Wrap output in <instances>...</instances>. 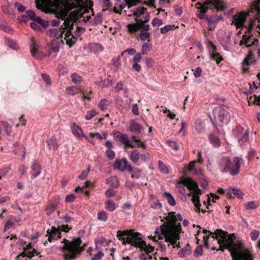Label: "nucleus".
I'll list each match as a JSON object with an SVG mask.
<instances>
[{
  "mask_svg": "<svg viewBox=\"0 0 260 260\" xmlns=\"http://www.w3.org/2000/svg\"><path fill=\"white\" fill-rule=\"evenodd\" d=\"M203 233L212 234L206 229H204ZM212 237L218 239L219 250L224 251L225 249H228L230 251L233 260H253L252 255L248 251L241 249L242 245L236 240L234 234H228L227 232L217 229L213 233Z\"/></svg>",
  "mask_w": 260,
  "mask_h": 260,
  "instance_id": "nucleus-1",
  "label": "nucleus"
},
{
  "mask_svg": "<svg viewBox=\"0 0 260 260\" xmlns=\"http://www.w3.org/2000/svg\"><path fill=\"white\" fill-rule=\"evenodd\" d=\"M117 237L119 240L122 241L124 245L131 244L135 247L140 248L141 250H144L147 253L154 251L153 247L146 245L143 235L133 230H119L117 232Z\"/></svg>",
  "mask_w": 260,
  "mask_h": 260,
  "instance_id": "nucleus-2",
  "label": "nucleus"
},
{
  "mask_svg": "<svg viewBox=\"0 0 260 260\" xmlns=\"http://www.w3.org/2000/svg\"><path fill=\"white\" fill-rule=\"evenodd\" d=\"M181 225L179 223L176 225L175 223H164L160 227L155 229V233L158 235V239H165V242L175 246L177 241L180 239V233L181 230Z\"/></svg>",
  "mask_w": 260,
  "mask_h": 260,
  "instance_id": "nucleus-3",
  "label": "nucleus"
},
{
  "mask_svg": "<svg viewBox=\"0 0 260 260\" xmlns=\"http://www.w3.org/2000/svg\"><path fill=\"white\" fill-rule=\"evenodd\" d=\"M242 158L235 156L233 161L228 156L219 158L217 160L218 169L223 173H229L232 176L238 175L240 172V168L242 163Z\"/></svg>",
  "mask_w": 260,
  "mask_h": 260,
  "instance_id": "nucleus-4",
  "label": "nucleus"
},
{
  "mask_svg": "<svg viewBox=\"0 0 260 260\" xmlns=\"http://www.w3.org/2000/svg\"><path fill=\"white\" fill-rule=\"evenodd\" d=\"M62 242L64 243V245L59 247V249L64 253V256L67 260L74 259L77 255L80 254L84 250V247L81 246V240L80 238H77L71 242L64 239Z\"/></svg>",
  "mask_w": 260,
  "mask_h": 260,
  "instance_id": "nucleus-5",
  "label": "nucleus"
},
{
  "mask_svg": "<svg viewBox=\"0 0 260 260\" xmlns=\"http://www.w3.org/2000/svg\"><path fill=\"white\" fill-rule=\"evenodd\" d=\"M191 191L188 194V196H191V201L194 205V206L200 210L201 204H200V194L203 192L198 187V184L190 178H183L179 182Z\"/></svg>",
  "mask_w": 260,
  "mask_h": 260,
  "instance_id": "nucleus-6",
  "label": "nucleus"
},
{
  "mask_svg": "<svg viewBox=\"0 0 260 260\" xmlns=\"http://www.w3.org/2000/svg\"><path fill=\"white\" fill-rule=\"evenodd\" d=\"M66 29V28L63 27L58 29H50L48 33L52 37L56 39L63 38L66 41V44L71 48L74 45L76 39L69 30H67L65 32Z\"/></svg>",
  "mask_w": 260,
  "mask_h": 260,
  "instance_id": "nucleus-7",
  "label": "nucleus"
},
{
  "mask_svg": "<svg viewBox=\"0 0 260 260\" xmlns=\"http://www.w3.org/2000/svg\"><path fill=\"white\" fill-rule=\"evenodd\" d=\"M196 6L201 12H207L208 9H216L217 11H224L225 9V4L222 0H206L203 4L198 2Z\"/></svg>",
  "mask_w": 260,
  "mask_h": 260,
  "instance_id": "nucleus-8",
  "label": "nucleus"
},
{
  "mask_svg": "<svg viewBox=\"0 0 260 260\" xmlns=\"http://www.w3.org/2000/svg\"><path fill=\"white\" fill-rule=\"evenodd\" d=\"M213 115L214 119L221 124H227L231 119L230 113L221 107L215 108L213 110Z\"/></svg>",
  "mask_w": 260,
  "mask_h": 260,
  "instance_id": "nucleus-9",
  "label": "nucleus"
},
{
  "mask_svg": "<svg viewBox=\"0 0 260 260\" xmlns=\"http://www.w3.org/2000/svg\"><path fill=\"white\" fill-rule=\"evenodd\" d=\"M233 134L236 137H239L238 142L242 146L249 140V133L248 129L239 125L233 129Z\"/></svg>",
  "mask_w": 260,
  "mask_h": 260,
  "instance_id": "nucleus-10",
  "label": "nucleus"
},
{
  "mask_svg": "<svg viewBox=\"0 0 260 260\" xmlns=\"http://www.w3.org/2000/svg\"><path fill=\"white\" fill-rule=\"evenodd\" d=\"M133 13L128 15V16H135V21H139V18L145 20V21H148L150 18V14L147 11V9L144 7H139L133 11Z\"/></svg>",
  "mask_w": 260,
  "mask_h": 260,
  "instance_id": "nucleus-11",
  "label": "nucleus"
},
{
  "mask_svg": "<svg viewBox=\"0 0 260 260\" xmlns=\"http://www.w3.org/2000/svg\"><path fill=\"white\" fill-rule=\"evenodd\" d=\"M115 139L121 142L125 146H128L131 148H135V145L132 142V140L130 141L127 135L125 134H122L120 132H116L113 134Z\"/></svg>",
  "mask_w": 260,
  "mask_h": 260,
  "instance_id": "nucleus-12",
  "label": "nucleus"
},
{
  "mask_svg": "<svg viewBox=\"0 0 260 260\" xmlns=\"http://www.w3.org/2000/svg\"><path fill=\"white\" fill-rule=\"evenodd\" d=\"M247 15V13L243 12L237 13L233 17V20L232 24H234L237 28L246 27L244 25V23L246 20Z\"/></svg>",
  "mask_w": 260,
  "mask_h": 260,
  "instance_id": "nucleus-13",
  "label": "nucleus"
},
{
  "mask_svg": "<svg viewBox=\"0 0 260 260\" xmlns=\"http://www.w3.org/2000/svg\"><path fill=\"white\" fill-rule=\"evenodd\" d=\"M23 248L24 251L22 253L19 254L17 256V257H19L21 256L22 257H28V256H30V257H33L35 255H38L39 254V252H38L35 249L32 247L31 243L28 244L26 246V247H24Z\"/></svg>",
  "mask_w": 260,
  "mask_h": 260,
  "instance_id": "nucleus-14",
  "label": "nucleus"
},
{
  "mask_svg": "<svg viewBox=\"0 0 260 260\" xmlns=\"http://www.w3.org/2000/svg\"><path fill=\"white\" fill-rule=\"evenodd\" d=\"M130 165L128 164L125 158H122L121 160L116 159L113 164V167L120 171L123 172L127 170V166Z\"/></svg>",
  "mask_w": 260,
  "mask_h": 260,
  "instance_id": "nucleus-15",
  "label": "nucleus"
},
{
  "mask_svg": "<svg viewBox=\"0 0 260 260\" xmlns=\"http://www.w3.org/2000/svg\"><path fill=\"white\" fill-rule=\"evenodd\" d=\"M71 131L72 133L77 138H80L81 137H83L85 139L88 140L89 142L91 143V141L90 140L88 137L83 133V130L82 128L79 126L76 125L75 123L72 124Z\"/></svg>",
  "mask_w": 260,
  "mask_h": 260,
  "instance_id": "nucleus-16",
  "label": "nucleus"
},
{
  "mask_svg": "<svg viewBox=\"0 0 260 260\" xmlns=\"http://www.w3.org/2000/svg\"><path fill=\"white\" fill-rule=\"evenodd\" d=\"M47 233L48 235V240L51 242L53 240H56L60 238V231L54 226L51 227V230H48Z\"/></svg>",
  "mask_w": 260,
  "mask_h": 260,
  "instance_id": "nucleus-17",
  "label": "nucleus"
},
{
  "mask_svg": "<svg viewBox=\"0 0 260 260\" xmlns=\"http://www.w3.org/2000/svg\"><path fill=\"white\" fill-rule=\"evenodd\" d=\"M41 165L36 159L34 160L32 162L31 166L30 174L32 176V178H35L39 176L41 173Z\"/></svg>",
  "mask_w": 260,
  "mask_h": 260,
  "instance_id": "nucleus-18",
  "label": "nucleus"
},
{
  "mask_svg": "<svg viewBox=\"0 0 260 260\" xmlns=\"http://www.w3.org/2000/svg\"><path fill=\"white\" fill-rule=\"evenodd\" d=\"M209 52L211 59L215 60L217 64H218L223 59L222 56L219 54V53L217 52L216 48L215 45H211V48Z\"/></svg>",
  "mask_w": 260,
  "mask_h": 260,
  "instance_id": "nucleus-19",
  "label": "nucleus"
},
{
  "mask_svg": "<svg viewBox=\"0 0 260 260\" xmlns=\"http://www.w3.org/2000/svg\"><path fill=\"white\" fill-rule=\"evenodd\" d=\"M254 61V57L253 54L249 52L248 55L244 59V60L243 61V65H242V71L243 73H246L247 72L249 68H248V66L253 62Z\"/></svg>",
  "mask_w": 260,
  "mask_h": 260,
  "instance_id": "nucleus-20",
  "label": "nucleus"
},
{
  "mask_svg": "<svg viewBox=\"0 0 260 260\" xmlns=\"http://www.w3.org/2000/svg\"><path fill=\"white\" fill-rule=\"evenodd\" d=\"M232 34V32H230L227 36L222 38V40L220 41V44L226 51L230 50L231 48L230 45L231 44V39Z\"/></svg>",
  "mask_w": 260,
  "mask_h": 260,
  "instance_id": "nucleus-21",
  "label": "nucleus"
},
{
  "mask_svg": "<svg viewBox=\"0 0 260 260\" xmlns=\"http://www.w3.org/2000/svg\"><path fill=\"white\" fill-rule=\"evenodd\" d=\"M66 92L69 95H75L79 92L83 93L82 86L80 85L70 86L67 88Z\"/></svg>",
  "mask_w": 260,
  "mask_h": 260,
  "instance_id": "nucleus-22",
  "label": "nucleus"
},
{
  "mask_svg": "<svg viewBox=\"0 0 260 260\" xmlns=\"http://www.w3.org/2000/svg\"><path fill=\"white\" fill-rule=\"evenodd\" d=\"M251 38V36L247 37L246 35L243 36L242 40L240 42V45L242 46L243 45H245L246 47L249 48L252 45L256 44L257 45V43H258V40L255 39L252 41L251 44H249V39Z\"/></svg>",
  "mask_w": 260,
  "mask_h": 260,
  "instance_id": "nucleus-23",
  "label": "nucleus"
},
{
  "mask_svg": "<svg viewBox=\"0 0 260 260\" xmlns=\"http://www.w3.org/2000/svg\"><path fill=\"white\" fill-rule=\"evenodd\" d=\"M127 171L131 172V178L133 179H138L141 175V171L139 169L135 168H133L130 165L127 166Z\"/></svg>",
  "mask_w": 260,
  "mask_h": 260,
  "instance_id": "nucleus-24",
  "label": "nucleus"
},
{
  "mask_svg": "<svg viewBox=\"0 0 260 260\" xmlns=\"http://www.w3.org/2000/svg\"><path fill=\"white\" fill-rule=\"evenodd\" d=\"M136 22V23L128 24L127 25L126 27L129 34H134L140 29L139 21Z\"/></svg>",
  "mask_w": 260,
  "mask_h": 260,
  "instance_id": "nucleus-25",
  "label": "nucleus"
},
{
  "mask_svg": "<svg viewBox=\"0 0 260 260\" xmlns=\"http://www.w3.org/2000/svg\"><path fill=\"white\" fill-rule=\"evenodd\" d=\"M139 3V0H124V2L119 6L120 10L123 9L126 6L131 8L132 6L136 5Z\"/></svg>",
  "mask_w": 260,
  "mask_h": 260,
  "instance_id": "nucleus-26",
  "label": "nucleus"
},
{
  "mask_svg": "<svg viewBox=\"0 0 260 260\" xmlns=\"http://www.w3.org/2000/svg\"><path fill=\"white\" fill-rule=\"evenodd\" d=\"M131 139L134 144L136 146L135 147H142L144 149L146 148V144L141 140L139 137L132 136Z\"/></svg>",
  "mask_w": 260,
  "mask_h": 260,
  "instance_id": "nucleus-27",
  "label": "nucleus"
},
{
  "mask_svg": "<svg viewBox=\"0 0 260 260\" xmlns=\"http://www.w3.org/2000/svg\"><path fill=\"white\" fill-rule=\"evenodd\" d=\"M36 13L32 10H27L26 11V15L21 16L20 18L21 21L26 22L28 18L34 20L36 17Z\"/></svg>",
  "mask_w": 260,
  "mask_h": 260,
  "instance_id": "nucleus-28",
  "label": "nucleus"
},
{
  "mask_svg": "<svg viewBox=\"0 0 260 260\" xmlns=\"http://www.w3.org/2000/svg\"><path fill=\"white\" fill-rule=\"evenodd\" d=\"M106 183L109 184L112 187L118 188L119 180L117 177L112 176L106 179Z\"/></svg>",
  "mask_w": 260,
  "mask_h": 260,
  "instance_id": "nucleus-29",
  "label": "nucleus"
},
{
  "mask_svg": "<svg viewBox=\"0 0 260 260\" xmlns=\"http://www.w3.org/2000/svg\"><path fill=\"white\" fill-rule=\"evenodd\" d=\"M191 253V247L189 244L184 248H182L178 252V255L180 257H184L186 255H189Z\"/></svg>",
  "mask_w": 260,
  "mask_h": 260,
  "instance_id": "nucleus-30",
  "label": "nucleus"
},
{
  "mask_svg": "<svg viewBox=\"0 0 260 260\" xmlns=\"http://www.w3.org/2000/svg\"><path fill=\"white\" fill-rule=\"evenodd\" d=\"M60 42L57 39L52 40L50 42V48L52 52H58L60 49Z\"/></svg>",
  "mask_w": 260,
  "mask_h": 260,
  "instance_id": "nucleus-31",
  "label": "nucleus"
},
{
  "mask_svg": "<svg viewBox=\"0 0 260 260\" xmlns=\"http://www.w3.org/2000/svg\"><path fill=\"white\" fill-rule=\"evenodd\" d=\"M130 159L135 164L138 165V161L140 158V154L137 150L132 151L129 154Z\"/></svg>",
  "mask_w": 260,
  "mask_h": 260,
  "instance_id": "nucleus-32",
  "label": "nucleus"
},
{
  "mask_svg": "<svg viewBox=\"0 0 260 260\" xmlns=\"http://www.w3.org/2000/svg\"><path fill=\"white\" fill-rule=\"evenodd\" d=\"M49 148L50 149H52L53 150H56L58 147L57 140L55 137H52V138L48 139L46 141Z\"/></svg>",
  "mask_w": 260,
  "mask_h": 260,
  "instance_id": "nucleus-33",
  "label": "nucleus"
},
{
  "mask_svg": "<svg viewBox=\"0 0 260 260\" xmlns=\"http://www.w3.org/2000/svg\"><path fill=\"white\" fill-rule=\"evenodd\" d=\"M141 127L140 125L134 121H133L129 126V130L131 132L135 134H140L141 133Z\"/></svg>",
  "mask_w": 260,
  "mask_h": 260,
  "instance_id": "nucleus-34",
  "label": "nucleus"
},
{
  "mask_svg": "<svg viewBox=\"0 0 260 260\" xmlns=\"http://www.w3.org/2000/svg\"><path fill=\"white\" fill-rule=\"evenodd\" d=\"M232 193H233L234 195L237 197L239 199H242L243 198V194L242 192L238 189L229 188L227 192V195H229V197H231Z\"/></svg>",
  "mask_w": 260,
  "mask_h": 260,
  "instance_id": "nucleus-35",
  "label": "nucleus"
},
{
  "mask_svg": "<svg viewBox=\"0 0 260 260\" xmlns=\"http://www.w3.org/2000/svg\"><path fill=\"white\" fill-rule=\"evenodd\" d=\"M209 141L211 144L216 147H218L220 145V141L218 137L215 135H211L209 137Z\"/></svg>",
  "mask_w": 260,
  "mask_h": 260,
  "instance_id": "nucleus-36",
  "label": "nucleus"
},
{
  "mask_svg": "<svg viewBox=\"0 0 260 260\" xmlns=\"http://www.w3.org/2000/svg\"><path fill=\"white\" fill-rule=\"evenodd\" d=\"M111 103L105 99H103L100 100L99 104V107L101 110L104 111L106 110L110 106Z\"/></svg>",
  "mask_w": 260,
  "mask_h": 260,
  "instance_id": "nucleus-37",
  "label": "nucleus"
},
{
  "mask_svg": "<svg viewBox=\"0 0 260 260\" xmlns=\"http://www.w3.org/2000/svg\"><path fill=\"white\" fill-rule=\"evenodd\" d=\"M105 208L109 211L113 212L116 209V205L113 201L108 200L105 202Z\"/></svg>",
  "mask_w": 260,
  "mask_h": 260,
  "instance_id": "nucleus-38",
  "label": "nucleus"
},
{
  "mask_svg": "<svg viewBox=\"0 0 260 260\" xmlns=\"http://www.w3.org/2000/svg\"><path fill=\"white\" fill-rule=\"evenodd\" d=\"M206 21H207L208 24L209 30H214L216 26V21H217V19L214 17H208Z\"/></svg>",
  "mask_w": 260,
  "mask_h": 260,
  "instance_id": "nucleus-39",
  "label": "nucleus"
},
{
  "mask_svg": "<svg viewBox=\"0 0 260 260\" xmlns=\"http://www.w3.org/2000/svg\"><path fill=\"white\" fill-rule=\"evenodd\" d=\"M164 196L166 197L167 198L168 202L170 205L174 206L176 205L175 200L170 192H165L164 194Z\"/></svg>",
  "mask_w": 260,
  "mask_h": 260,
  "instance_id": "nucleus-40",
  "label": "nucleus"
},
{
  "mask_svg": "<svg viewBox=\"0 0 260 260\" xmlns=\"http://www.w3.org/2000/svg\"><path fill=\"white\" fill-rule=\"evenodd\" d=\"M72 82L75 84H80L82 81V77L77 73H73L71 76Z\"/></svg>",
  "mask_w": 260,
  "mask_h": 260,
  "instance_id": "nucleus-41",
  "label": "nucleus"
},
{
  "mask_svg": "<svg viewBox=\"0 0 260 260\" xmlns=\"http://www.w3.org/2000/svg\"><path fill=\"white\" fill-rule=\"evenodd\" d=\"M158 168L159 170L163 173L168 174L169 170L166 165L161 160H158Z\"/></svg>",
  "mask_w": 260,
  "mask_h": 260,
  "instance_id": "nucleus-42",
  "label": "nucleus"
},
{
  "mask_svg": "<svg viewBox=\"0 0 260 260\" xmlns=\"http://www.w3.org/2000/svg\"><path fill=\"white\" fill-rule=\"evenodd\" d=\"M195 128L198 133H203L204 132V127L203 124L200 120H197L194 122Z\"/></svg>",
  "mask_w": 260,
  "mask_h": 260,
  "instance_id": "nucleus-43",
  "label": "nucleus"
},
{
  "mask_svg": "<svg viewBox=\"0 0 260 260\" xmlns=\"http://www.w3.org/2000/svg\"><path fill=\"white\" fill-rule=\"evenodd\" d=\"M139 21L140 23V30L148 32L150 29V26L149 24H145V23L147 22L148 21H145V20H142V19H139Z\"/></svg>",
  "mask_w": 260,
  "mask_h": 260,
  "instance_id": "nucleus-44",
  "label": "nucleus"
},
{
  "mask_svg": "<svg viewBox=\"0 0 260 260\" xmlns=\"http://www.w3.org/2000/svg\"><path fill=\"white\" fill-rule=\"evenodd\" d=\"M150 33L148 31H143L142 30H140V31L139 37L141 41H144L148 40L150 37Z\"/></svg>",
  "mask_w": 260,
  "mask_h": 260,
  "instance_id": "nucleus-45",
  "label": "nucleus"
},
{
  "mask_svg": "<svg viewBox=\"0 0 260 260\" xmlns=\"http://www.w3.org/2000/svg\"><path fill=\"white\" fill-rule=\"evenodd\" d=\"M258 205L254 201H250L245 204V208L247 210L255 209L258 208Z\"/></svg>",
  "mask_w": 260,
  "mask_h": 260,
  "instance_id": "nucleus-46",
  "label": "nucleus"
},
{
  "mask_svg": "<svg viewBox=\"0 0 260 260\" xmlns=\"http://www.w3.org/2000/svg\"><path fill=\"white\" fill-rule=\"evenodd\" d=\"M151 48V44H148L147 43H144L142 46L141 53L142 54H146L150 51Z\"/></svg>",
  "mask_w": 260,
  "mask_h": 260,
  "instance_id": "nucleus-47",
  "label": "nucleus"
},
{
  "mask_svg": "<svg viewBox=\"0 0 260 260\" xmlns=\"http://www.w3.org/2000/svg\"><path fill=\"white\" fill-rule=\"evenodd\" d=\"M11 170V166L9 165L8 167L3 168L0 169V180L2 179L3 177L7 175L8 173Z\"/></svg>",
  "mask_w": 260,
  "mask_h": 260,
  "instance_id": "nucleus-48",
  "label": "nucleus"
},
{
  "mask_svg": "<svg viewBox=\"0 0 260 260\" xmlns=\"http://www.w3.org/2000/svg\"><path fill=\"white\" fill-rule=\"evenodd\" d=\"M98 219L102 221H106L108 219L107 214L105 211H100L98 213Z\"/></svg>",
  "mask_w": 260,
  "mask_h": 260,
  "instance_id": "nucleus-49",
  "label": "nucleus"
},
{
  "mask_svg": "<svg viewBox=\"0 0 260 260\" xmlns=\"http://www.w3.org/2000/svg\"><path fill=\"white\" fill-rule=\"evenodd\" d=\"M30 52L34 57H37V53L38 51L37 44L32 42L30 45Z\"/></svg>",
  "mask_w": 260,
  "mask_h": 260,
  "instance_id": "nucleus-50",
  "label": "nucleus"
},
{
  "mask_svg": "<svg viewBox=\"0 0 260 260\" xmlns=\"http://www.w3.org/2000/svg\"><path fill=\"white\" fill-rule=\"evenodd\" d=\"M120 59V56L117 57H114L112 59V63L113 66L116 68H119L121 66V63L119 61Z\"/></svg>",
  "mask_w": 260,
  "mask_h": 260,
  "instance_id": "nucleus-51",
  "label": "nucleus"
},
{
  "mask_svg": "<svg viewBox=\"0 0 260 260\" xmlns=\"http://www.w3.org/2000/svg\"><path fill=\"white\" fill-rule=\"evenodd\" d=\"M1 123L5 129L6 133L9 136L12 132L10 124L8 122L5 121H2Z\"/></svg>",
  "mask_w": 260,
  "mask_h": 260,
  "instance_id": "nucleus-52",
  "label": "nucleus"
},
{
  "mask_svg": "<svg viewBox=\"0 0 260 260\" xmlns=\"http://www.w3.org/2000/svg\"><path fill=\"white\" fill-rule=\"evenodd\" d=\"M0 29L8 33H11L13 31V29L11 27L4 23L0 24Z\"/></svg>",
  "mask_w": 260,
  "mask_h": 260,
  "instance_id": "nucleus-53",
  "label": "nucleus"
},
{
  "mask_svg": "<svg viewBox=\"0 0 260 260\" xmlns=\"http://www.w3.org/2000/svg\"><path fill=\"white\" fill-rule=\"evenodd\" d=\"M174 27V25H167L160 29V33L161 34H166L170 30L173 29Z\"/></svg>",
  "mask_w": 260,
  "mask_h": 260,
  "instance_id": "nucleus-54",
  "label": "nucleus"
},
{
  "mask_svg": "<svg viewBox=\"0 0 260 260\" xmlns=\"http://www.w3.org/2000/svg\"><path fill=\"white\" fill-rule=\"evenodd\" d=\"M90 171V167H88L85 170L83 171L78 176V178L80 180H84L87 176Z\"/></svg>",
  "mask_w": 260,
  "mask_h": 260,
  "instance_id": "nucleus-55",
  "label": "nucleus"
},
{
  "mask_svg": "<svg viewBox=\"0 0 260 260\" xmlns=\"http://www.w3.org/2000/svg\"><path fill=\"white\" fill-rule=\"evenodd\" d=\"M196 161H191L188 166V170L190 172H193L195 174H198V171L197 169L195 168L194 164H195Z\"/></svg>",
  "mask_w": 260,
  "mask_h": 260,
  "instance_id": "nucleus-56",
  "label": "nucleus"
},
{
  "mask_svg": "<svg viewBox=\"0 0 260 260\" xmlns=\"http://www.w3.org/2000/svg\"><path fill=\"white\" fill-rule=\"evenodd\" d=\"M97 113L94 111L90 110L88 111L86 115L85 116V119L87 120H89L91 119Z\"/></svg>",
  "mask_w": 260,
  "mask_h": 260,
  "instance_id": "nucleus-57",
  "label": "nucleus"
},
{
  "mask_svg": "<svg viewBox=\"0 0 260 260\" xmlns=\"http://www.w3.org/2000/svg\"><path fill=\"white\" fill-rule=\"evenodd\" d=\"M259 232L257 230H253L250 232V235L252 241H255L258 237Z\"/></svg>",
  "mask_w": 260,
  "mask_h": 260,
  "instance_id": "nucleus-58",
  "label": "nucleus"
},
{
  "mask_svg": "<svg viewBox=\"0 0 260 260\" xmlns=\"http://www.w3.org/2000/svg\"><path fill=\"white\" fill-rule=\"evenodd\" d=\"M163 22L162 20L158 19L157 18H154L151 22V24L153 26L155 27L156 26H159L161 25H162Z\"/></svg>",
  "mask_w": 260,
  "mask_h": 260,
  "instance_id": "nucleus-59",
  "label": "nucleus"
},
{
  "mask_svg": "<svg viewBox=\"0 0 260 260\" xmlns=\"http://www.w3.org/2000/svg\"><path fill=\"white\" fill-rule=\"evenodd\" d=\"M167 144L172 149L178 150L179 149L178 144L176 141H168Z\"/></svg>",
  "mask_w": 260,
  "mask_h": 260,
  "instance_id": "nucleus-60",
  "label": "nucleus"
},
{
  "mask_svg": "<svg viewBox=\"0 0 260 260\" xmlns=\"http://www.w3.org/2000/svg\"><path fill=\"white\" fill-rule=\"evenodd\" d=\"M203 253V247L202 245H200L197 247L194 251V255L195 256H199L202 255Z\"/></svg>",
  "mask_w": 260,
  "mask_h": 260,
  "instance_id": "nucleus-61",
  "label": "nucleus"
},
{
  "mask_svg": "<svg viewBox=\"0 0 260 260\" xmlns=\"http://www.w3.org/2000/svg\"><path fill=\"white\" fill-rule=\"evenodd\" d=\"M41 76L46 85H49L51 84L49 76L47 74L42 73L41 74Z\"/></svg>",
  "mask_w": 260,
  "mask_h": 260,
  "instance_id": "nucleus-62",
  "label": "nucleus"
},
{
  "mask_svg": "<svg viewBox=\"0 0 260 260\" xmlns=\"http://www.w3.org/2000/svg\"><path fill=\"white\" fill-rule=\"evenodd\" d=\"M104 253L100 251H99L96 254H94L92 257H91V260H100L102 258V257L104 256Z\"/></svg>",
  "mask_w": 260,
  "mask_h": 260,
  "instance_id": "nucleus-63",
  "label": "nucleus"
},
{
  "mask_svg": "<svg viewBox=\"0 0 260 260\" xmlns=\"http://www.w3.org/2000/svg\"><path fill=\"white\" fill-rule=\"evenodd\" d=\"M106 156L109 159H113L114 157H115V152L111 149H108L106 150Z\"/></svg>",
  "mask_w": 260,
  "mask_h": 260,
  "instance_id": "nucleus-64",
  "label": "nucleus"
}]
</instances>
